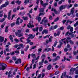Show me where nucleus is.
Returning <instances> with one entry per match:
<instances>
[{
  "mask_svg": "<svg viewBox=\"0 0 78 78\" xmlns=\"http://www.w3.org/2000/svg\"><path fill=\"white\" fill-rule=\"evenodd\" d=\"M72 39L70 37H67V39H66V41L68 44L69 42L71 45H73L74 42H73V41L71 40Z\"/></svg>",
  "mask_w": 78,
  "mask_h": 78,
  "instance_id": "obj_1",
  "label": "nucleus"
},
{
  "mask_svg": "<svg viewBox=\"0 0 78 78\" xmlns=\"http://www.w3.org/2000/svg\"><path fill=\"white\" fill-rule=\"evenodd\" d=\"M33 21H30L29 23L28 24V25H27V27H28V28H32L33 27H34V25L33 24Z\"/></svg>",
  "mask_w": 78,
  "mask_h": 78,
  "instance_id": "obj_2",
  "label": "nucleus"
},
{
  "mask_svg": "<svg viewBox=\"0 0 78 78\" xmlns=\"http://www.w3.org/2000/svg\"><path fill=\"white\" fill-rule=\"evenodd\" d=\"M7 5H9V2L8 1L6 2L5 4L1 5L0 9H2V8H4V7H6V6H7Z\"/></svg>",
  "mask_w": 78,
  "mask_h": 78,
  "instance_id": "obj_3",
  "label": "nucleus"
},
{
  "mask_svg": "<svg viewBox=\"0 0 78 78\" xmlns=\"http://www.w3.org/2000/svg\"><path fill=\"white\" fill-rule=\"evenodd\" d=\"M41 5H42L43 7L44 8H45L46 7V5H48V3L47 2H46L45 4L43 2V1L41 0L40 1Z\"/></svg>",
  "mask_w": 78,
  "mask_h": 78,
  "instance_id": "obj_4",
  "label": "nucleus"
},
{
  "mask_svg": "<svg viewBox=\"0 0 78 78\" xmlns=\"http://www.w3.org/2000/svg\"><path fill=\"white\" fill-rule=\"evenodd\" d=\"M67 5H61L59 7V9L60 11H62V9H66V8H67Z\"/></svg>",
  "mask_w": 78,
  "mask_h": 78,
  "instance_id": "obj_5",
  "label": "nucleus"
},
{
  "mask_svg": "<svg viewBox=\"0 0 78 78\" xmlns=\"http://www.w3.org/2000/svg\"><path fill=\"white\" fill-rule=\"evenodd\" d=\"M48 59H49L48 61L49 62H51V61H52V62H56V61H57V58L51 59H50V57H48Z\"/></svg>",
  "mask_w": 78,
  "mask_h": 78,
  "instance_id": "obj_6",
  "label": "nucleus"
},
{
  "mask_svg": "<svg viewBox=\"0 0 78 78\" xmlns=\"http://www.w3.org/2000/svg\"><path fill=\"white\" fill-rule=\"evenodd\" d=\"M59 44L57 46L58 48H61V47H62V45L63 44V43L61 40L59 41Z\"/></svg>",
  "mask_w": 78,
  "mask_h": 78,
  "instance_id": "obj_7",
  "label": "nucleus"
},
{
  "mask_svg": "<svg viewBox=\"0 0 78 78\" xmlns=\"http://www.w3.org/2000/svg\"><path fill=\"white\" fill-rule=\"evenodd\" d=\"M22 62V60L21 58H19L15 62V64H21Z\"/></svg>",
  "mask_w": 78,
  "mask_h": 78,
  "instance_id": "obj_8",
  "label": "nucleus"
},
{
  "mask_svg": "<svg viewBox=\"0 0 78 78\" xmlns=\"http://www.w3.org/2000/svg\"><path fill=\"white\" fill-rule=\"evenodd\" d=\"M11 10H10L8 13V15L7 17V19L8 20L11 19Z\"/></svg>",
  "mask_w": 78,
  "mask_h": 78,
  "instance_id": "obj_9",
  "label": "nucleus"
},
{
  "mask_svg": "<svg viewBox=\"0 0 78 78\" xmlns=\"http://www.w3.org/2000/svg\"><path fill=\"white\" fill-rule=\"evenodd\" d=\"M41 59H42V60H44H44H45V58H46V56H45V54H43L41 56Z\"/></svg>",
  "mask_w": 78,
  "mask_h": 78,
  "instance_id": "obj_10",
  "label": "nucleus"
},
{
  "mask_svg": "<svg viewBox=\"0 0 78 78\" xmlns=\"http://www.w3.org/2000/svg\"><path fill=\"white\" fill-rule=\"evenodd\" d=\"M31 37H28L26 39V41H27V44H29V43H30L31 42V40H30L31 39Z\"/></svg>",
  "mask_w": 78,
  "mask_h": 78,
  "instance_id": "obj_11",
  "label": "nucleus"
},
{
  "mask_svg": "<svg viewBox=\"0 0 78 78\" xmlns=\"http://www.w3.org/2000/svg\"><path fill=\"white\" fill-rule=\"evenodd\" d=\"M28 36L29 37L31 38V39H34V37H35V35H34L33 36V35L32 34H29L28 35Z\"/></svg>",
  "mask_w": 78,
  "mask_h": 78,
  "instance_id": "obj_12",
  "label": "nucleus"
},
{
  "mask_svg": "<svg viewBox=\"0 0 78 78\" xmlns=\"http://www.w3.org/2000/svg\"><path fill=\"white\" fill-rule=\"evenodd\" d=\"M69 35H70L71 38H73L74 37V36H75V35H74L73 34V32H70Z\"/></svg>",
  "mask_w": 78,
  "mask_h": 78,
  "instance_id": "obj_13",
  "label": "nucleus"
},
{
  "mask_svg": "<svg viewBox=\"0 0 78 78\" xmlns=\"http://www.w3.org/2000/svg\"><path fill=\"white\" fill-rule=\"evenodd\" d=\"M4 40H5L4 37L0 36V42H3L4 41Z\"/></svg>",
  "mask_w": 78,
  "mask_h": 78,
  "instance_id": "obj_14",
  "label": "nucleus"
},
{
  "mask_svg": "<svg viewBox=\"0 0 78 78\" xmlns=\"http://www.w3.org/2000/svg\"><path fill=\"white\" fill-rule=\"evenodd\" d=\"M52 67V66H51V65L49 64L47 66V69L48 70H50V69H51Z\"/></svg>",
  "mask_w": 78,
  "mask_h": 78,
  "instance_id": "obj_15",
  "label": "nucleus"
},
{
  "mask_svg": "<svg viewBox=\"0 0 78 78\" xmlns=\"http://www.w3.org/2000/svg\"><path fill=\"white\" fill-rule=\"evenodd\" d=\"M22 3V1H20L19 0H18L16 1V4H18L19 5H20V4H21V3Z\"/></svg>",
  "mask_w": 78,
  "mask_h": 78,
  "instance_id": "obj_16",
  "label": "nucleus"
},
{
  "mask_svg": "<svg viewBox=\"0 0 78 78\" xmlns=\"http://www.w3.org/2000/svg\"><path fill=\"white\" fill-rule=\"evenodd\" d=\"M11 73H12V72L11 71H9L8 73V78H10V77H11V75H10Z\"/></svg>",
  "mask_w": 78,
  "mask_h": 78,
  "instance_id": "obj_17",
  "label": "nucleus"
},
{
  "mask_svg": "<svg viewBox=\"0 0 78 78\" xmlns=\"http://www.w3.org/2000/svg\"><path fill=\"white\" fill-rule=\"evenodd\" d=\"M44 60H42L41 62H40L39 63V66H42L43 65V63H44Z\"/></svg>",
  "mask_w": 78,
  "mask_h": 78,
  "instance_id": "obj_18",
  "label": "nucleus"
},
{
  "mask_svg": "<svg viewBox=\"0 0 78 78\" xmlns=\"http://www.w3.org/2000/svg\"><path fill=\"white\" fill-rule=\"evenodd\" d=\"M26 13V12L25 11H24L22 12H20L19 13V15H21L22 16H23L25 15Z\"/></svg>",
  "mask_w": 78,
  "mask_h": 78,
  "instance_id": "obj_19",
  "label": "nucleus"
},
{
  "mask_svg": "<svg viewBox=\"0 0 78 78\" xmlns=\"http://www.w3.org/2000/svg\"><path fill=\"white\" fill-rule=\"evenodd\" d=\"M8 28H9V26H6L5 27V33H7V32H8Z\"/></svg>",
  "mask_w": 78,
  "mask_h": 78,
  "instance_id": "obj_20",
  "label": "nucleus"
},
{
  "mask_svg": "<svg viewBox=\"0 0 78 78\" xmlns=\"http://www.w3.org/2000/svg\"><path fill=\"white\" fill-rule=\"evenodd\" d=\"M44 9H45V8H42L41 9H40L39 12H43L44 11Z\"/></svg>",
  "mask_w": 78,
  "mask_h": 78,
  "instance_id": "obj_21",
  "label": "nucleus"
},
{
  "mask_svg": "<svg viewBox=\"0 0 78 78\" xmlns=\"http://www.w3.org/2000/svg\"><path fill=\"white\" fill-rule=\"evenodd\" d=\"M64 75L63 73H62V76H61V78H64V76H65L66 75V72H64Z\"/></svg>",
  "mask_w": 78,
  "mask_h": 78,
  "instance_id": "obj_22",
  "label": "nucleus"
},
{
  "mask_svg": "<svg viewBox=\"0 0 78 78\" xmlns=\"http://www.w3.org/2000/svg\"><path fill=\"white\" fill-rule=\"evenodd\" d=\"M58 42L57 41H55L54 42V44L53 47H56V45H57V44H58Z\"/></svg>",
  "mask_w": 78,
  "mask_h": 78,
  "instance_id": "obj_23",
  "label": "nucleus"
},
{
  "mask_svg": "<svg viewBox=\"0 0 78 78\" xmlns=\"http://www.w3.org/2000/svg\"><path fill=\"white\" fill-rule=\"evenodd\" d=\"M22 18L24 20H28V17L27 16H23Z\"/></svg>",
  "mask_w": 78,
  "mask_h": 78,
  "instance_id": "obj_24",
  "label": "nucleus"
},
{
  "mask_svg": "<svg viewBox=\"0 0 78 78\" xmlns=\"http://www.w3.org/2000/svg\"><path fill=\"white\" fill-rule=\"evenodd\" d=\"M43 30L44 32V33L45 34H47V33H48V30L45 29L44 30Z\"/></svg>",
  "mask_w": 78,
  "mask_h": 78,
  "instance_id": "obj_25",
  "label": "nucleus"
},
{
  "mask_svg": "<svg viewBox=\"0 0 78 78\" xmlns=\"http://www.w3.org/2000/svg\"><path fill=\"white\" fill-rule=\"evenodd\" d=\"M1 69L2 70H4L6 69V67L4 65H2Z\"/></svg>",
  "mask_w": 78,
  "mask_h": 78,
  "instance_id": "obj_26",
  "label": "nucleus"
},
{
  "mask_svg": "<svg viewBox=\"0 0 78 78\" xmlns=\"http://www.w3.org/2000/svg\"><path fill=\"white\" fill-rule=\"evenodd\" d=\"M30 2V0H25L24 2V3H25V5H26L27 4V3H29Z\"/></svg>",
  "mask_w": 78,
  "mask_h": 78,
  "instance_id": "obj_27",
  "label": "nucleus"
},
{
  "mask_svg": "<svg viewBox=\"0 0 78 78\" xmlns=\"http://www.w3.org/2000/svg\"><path fill=\"white\" fill-rule=\"evenodd\" d=\"M41 19H41V17H38L37 18V20L39 23V22H41Z\"/></svg>",
  "mask_w": 78,
  "mask_h": 78,
  "instance_id": "obj_28",
  "label": "nucleus"
},
{
  "mask_svg": "<svg viewBox=\"0 0 78 78\" xmlns=\"http://www.w3.org/2000/svg\"><path fill=\"white\" fill-rule=\"evenodd\" d=\"M45 14V13L43 12V13H40L39 15V17H40L41 16H44Z\"/></svg>",
  "mask_w": 78,
  "mask_h": 78,
  "instance_id": "obj_29",
  "label": "nucleus"
},
{
  "mask_svg": "<svg viewBox=\"0 0 78 78\" xmlns=\"http://www.w3.org/2000/svg\"><path fill=\"white\" fill-rule=\"evenodd\" d=\"M11 27H12V28L13 27L14 25H15V23L13 22L11 23Z\"/></svg>",
  "mask_w": 78,
  "mask_h": 78,
  "instance_id": "obj_30",
  "label": "nucleus"
},
{
  "mask_svg": "<svg viewBox=\"0 0 78 78\" xmlns=\"http://www.w3.org/2000/svg\"><path fill=\"white\" fill-rule=\"evenodd\" d=\"M4 24H2L1 25V27L2 29H3V28H4V27H5V22L4 23Z\"/></svg>",
  "mask_w": 78,
  "mask_h": 78,
  "instance_id": "obj_31",
  "label": "nucleus"
},
{
  "mask_svg": "<svg viewBox=\"0 0 78 78\" xmlns=\"http://www.w3.org/2000/svg\"><path fill=\"white\" fill-rule=\"evenodd\" d=\"M9 47L6 48H5V51H6L7 52H9Z\"/></svg>",
  "mask_w": 78,
  "mask_h": 78,
  "instance_id": "obj_32",
  "label": "nucleus"
},
{
  "mask_svg": "<svg viewBox=\"0 0 78 78\" xmlns=\"http://www.w3.org/2000/svg\"><path fill=\"white\" fill-rule=\"evenodd\" d=\"M59 17H58L57 18H56L54 20V22H57V21H58V20H59Z\"/></svg>",
  "mask_w": 78,
  "mask_h": 78,
  "instance_id": "obj_33",
  "label": "nucleus"
},
{
  "mask_svg": "<svg viewBox=\"0 0 78 78\" xmlns=\"http://www.w3.org/2000/svg\"><path fill=\"white\" fill-rule=\"evenodd\" d=\"M5 20V18H3L2 19H1L0 20V22L1 23H2V22H4Z\"/></svg>",
  "mask_w": 78,
  "mask_h": 78,
  "instance_id": "obj_34",
  "label": "nucleus"
},
{
  "mask_svg": "<svg viewBox=\"0 0 78 78\" xmlns=\"http://www.w3.org/2000/svg\"><path fill=\"white\" fill-rule=\"evenodd\" d=\"M10 54L11 56H12L13 55H15V52L12 51V53L10 52Z\"/></svg>",
  "mask_w": 78,
  "mask_h": 78,
  "instance_id": "obj_35",
  "label": "nucleus"
},
{
  "mask_svg": "<svg viewBox=\"0 0 78 78\" xmlns=\"http://www.w3.org/2000/svg\"><path fill=\"white\" fill-rule=\"evenodd\" d=\"M19 45L20 47H21L22 48H23L24 47L23 46V44H19Z\"/></svg>",
  "mask_w": 78,
  "mask_h": 78,
  "instance_id": "obj_36",
  "label": "nucleus"
},
{
  "mask_svg": "<svg viewBox=\"0 0 78 78\" xmlns=\"http://www.w3.org/2000/svg\"><path fill=\"white\" fill-rule=\"evenodd\" d=\"M16 25H20V23H19V21H16L15 23Z\"/></svg>",
  "mask_w": 78,
  "mask_h": 78,
  "instance_id": "obj_37",
  "label": "nucleus"
},
{
  "mask_svg": "<svg viewBox=\"0 0 78 78\" xmlns=\"http://www.w3.org/2000/svg\"><path fill=\"white\" fill-rule=\"evenodd\" d=\"M58 27V25H56L54 26L53 28L54 29H56Z\"/></svg>",
  "mask_w": 78,
  "mask_h": 78,
  "instance_id": "obj_38",
  "label": "nucleus"
},
{
  "mask_svg": "<svg viewBox=\"0 0 78 78\" xmlns=\"http://www.w3.org/2000/svg\"><path fill=\"white\" fill-rule=\"evenodd\" d=\"M45 76V73H43L42 74V77L41 78H44V77Z\"/></svg>",
  "mask_w": 78,
  "mask_h": 78,
  "instance_id": "obj_39",
  "label": "nucleus"
},
{
  "mask_svg": "<svg viewBox=\"0 0 78 78\" xmlns=\"http://www.w3.org/2000/svg\"><path fill=\"white\" fill-rule=\"evenodd\" d=\"M73 55L75 56H76V54H77V52H76V51H73Z\"/></svg>",
  "mask_w": 78,
  "mask_h": 78,
  "instance_id": "obj_40",
  "label": "nucleus"
},
{
  "mask_svg": "<svg viewBox=\"0 0 78 78\" xmlns=\"http://www.w3.org/2000/svg\"><path fill=\"white\" fill-rule=\"evenodd\" d=\"M9 38L10 40H12V39H13L12 35H10L9 36Z\"/></svg>",
  "mask_w": 78,
  "mask_h": 78,
  "instance_id": "obj_41",
  "label": "nucleus"
},
{
  "mask_svg": "<svg viewBox=\"0 0 78 78\" xmlns=\"http://www.w3.org/2000/svg\"><path fill=\"white\" fill-rule=\"evenodd\" d=\"M59 71H56L55 73V75H58L59 74Z\"/></svg>",
  "mask_w": 78,
  "mask_h": 78,
  "instance_id": "obj_42",
  "label": "nucleus"
},
{
  "mask_svg": "<svg viewBox=\"0 0 78 78\" xmlns=\"http://www.w3.org/2000/svg\"><path fill=\"white\" fill-rule=\"evenodd\" d=\"M71 14H72V15H73V13H74V10H71V11L70 12V13Z\"/></svg>",
  "mask_w": 78,
  "mask_h": 78,
  "instance_id": "obj_43",
  "label": "nucleus"
},
{
  "mask_svg": "<svg viewBox=\"0 0 78 78\" xmlns=\"http://www.w3.org/2000/svg\"><path fill=\"white\" fill-rule=\"evenodd\" d=\"M42 30H43V28L42 27H40L39 28V31L40 32V31H42Z\"/></svg>",
  "mask_w": 78,
  "mask_h": 78,
  "instance_id": "obj_44",
  "label": "nucleus"
},
{
  "mask_svg": "<svg viewBox=\"0 0 78 78\" xmlns=\"http://www.w3.org/2000/svg\"><path fill=\"white\" fill-rule=\"evenodd\" d=\"M73 27H72L70 30V32H73Z\"/></svg>",
  "mask_w": 78,
  "mask_h": 78,
  "instance_id": "obj_45",
  "label": "nucleus"
},
{
  "mask_svg": "<svg viewBox=\"0 0 78 78\" xmlns=\"http://www.w3.org/2000/svg\"><path fill=\"white\" fill-rule=\"evenodd\" d=\"M32 57H33V58H36V54H33L32 55H31Z\"/></svg>",
  "mask_w": 78,
  "mask_h": 78,
  "instance_id": "obj_46",
  "label": "nucleus"
},
{
  "mask_svg": "<svg viewBox=\"0 0 78 78\" xmlns=\"http://www.w3.org/2000/svg\"><path fill=\"white\" fill-rule=\"evenodd\" d=\"M72 6V4H70L69 5H68L67 7L68 9H69L70 8H71Z\"/></svg>",
  "mask_w": 78,
  "mask_h": 78,
  "instance_id": "obj_47",
  "label": "nucleus"
},
{
  "mask_svg": "<svg viewBox=\"0 0 78 78\" xmlns=\"http://www.w3.org/2000/svg\"><path fill=\"white\" fill-rule=\"evenodd\" d=\"M29 13L30 14L33 13V8L31 9L29 11Z\"/></svg>",
  "mask_w": 78,
  "mask_h": 78,
  "instance_id": "obj_48",
  "label": "nucleus"
},
{
  "mask_svg": "<svg viewBox=\"0 0 78 78\" xmlns=\"http://www.w3.org/2000/svg\"><path fill=\"white\" fill-rule=\"evenodd\" d=\"M51 49L50 48H48V50H47V52H48V51H51Z\"/></svg>",
  "mask_w": 78,
  "mask_h": 78,
  "instance_id": "obj_49",
  "label": "nucleus"
},
{
  "mask_svg": "<svg viewBox=\"0 0 78 78\" xmlns=\"http://www.w3.org/2000/svg\"><path fill=\"white\" fill-rule=\"evenodd\" d=\"M50 35H47L46 36H45L44 37V39H45L46 38H47V37H48H48H50Z\"/></svg>",
  "mask_w": 78,
  "mask_h": 78,
  "instance_id": "obj_50",
  "label": "nucleus"
},
{
  "mask_svg": "<svg viewBox=\"0 0 78 78\" xmlns=\"http://www.w3.org/2000/svg\"><path fill=\"white\" fill-rule=\"evenodd\" d=\"M66 60V57L65 56L64 57V59H62V62H64V61H65Z\"/></svg>",
  "mask_w": 78,
  "mask_h": 78,
  "instance_id": "obj_51",
  "label": "nucleus"
},
{
  "mask_svg": "<svg viewBox=\"0 0 78 78\" xmlns=\"http://www.w3.org/2000/svg\"><path fill=\"white\" fill-rule=\"evenodd\" d=\"M57 55V54L55 53H54L52 54V56L53 57H55Z\"/></svg>",
  "mask_w": 78,
  "mask_h": 78,
  "instance_id": "obj_52",
  "label": "nucleus"
},
{
  "mask_svg": "<svg viewBox=\"0 0 78 78\" xmlns=\"http://www.w3.org/2000/svg\"><path fill=\"white\" fill-rule=\"evenodd\" d=\"M17 11V8H14L13 9V12H16Z\"/></svg>",
  "mask_w": 78,
  "mask_h": 78,
  "instance_id": "obj_53",
  "label": "nucleus"
},
{
  "mask_svg": "<svg viewBox=\"0 0 78 78\" xmlns=\"http://www.w3.org/2000/svg\"><path fill=\"white\" fill-rule=\"evenodd\" d=\"M17 59V58H16V57H12V60L14 61H16Z\"/></svg>",
  "mask_w": 78,
  "mask_h": 78,
  "instance_id": "obj_54",
  "label": "nucleus"
},
{
  "mask_svg": "<svg viewBox=\"0 0 78 78\" xmlns=\"http://www.w3.org/2000/svg\"><path fill=\"white\" fill-rule=\"evenodd\" d=\"M60 33H61V31H58L57 32V35L58 36L60 35Z\"/></svg>",
  "mask_w": 78,
  "mask_h": 78,
  "instance_id": "obj_55",
  "label": "nucleus"
},
{
  "mask_svg": "<svg viewBox=\"0 0 78 78\" xmlns=\"http://www.w3.org/2000/svg\"><path fill=\"white\" fill-rule=\"evenodd\" d=\"M14 52H15V53H17V54H18L19 53V51H18V50L15 51Z\"/></svg>",
  "mask_w": 78,
  "mask_h": 78,
  "instance_id": "obj_56",
  "label": "nucleus"
},
{
  "mask_svg": "<svg viewBox=\"0 0 78 78\" xmlns=\"http://www.w3.org/2000/svg\"><path fill=\"white\" fill-rule=\"evenodd\" d=\"M64 27L62 26L61 27H60V30H64Z\"/></svg>",
  "mask_w": 78,
  "mask_h": 78,
  "instance_id": "obj_57",
  "label": "nucleus"
},
{
  "mask_svg": "<svg viewBox=\"0 0 78 78\" xmlns=\"http://www.w3.org/2000/svg\"><path fill=\"white\" fill-rule=\"evenodd\" d=\"M36 48V46H32V48H31V49H32V50H34L35 48Z\"/></svg>",
  "mask_w": 78,
  "mask_h": 78,
  "instance_id": "obj_58",
  "label": "nucleus"
},
{
  "mask_svg": "<svg viewBox=\"0 0 78 78\" xmlns=\"http://www.w3.org/2000/svg\"><path fill=\"white\" fill-rule=\"evenodd\" d=\"M49 19L50 20H52L53 19V17L51 15H50L49 17Z\"/></svg>",
  "mask_w": 78,
  "mask_h": 78,
  "instance_id": "obj_59",
  "label": "nucleus"
},
{
  "mask_svg": "<svg viewBox=\"0 0 78 78\" xmlns=\"http://www.w3.org/2000/svg\"><path fill=\"white\" fill-rule=\"evenodd\" d=\"M44 64H47L48 63V61L47 60H46L44 62Z\"/></svg>",
  "mask_w": 78,
  "mask_h": 78,
  "instance_id": "obj_60",
  "label": "nucleus"
},
{
  "mask_svg": "<svg viewBox=\"0 0 78 78\" xmlns=\"http://www.w3.org/2000/svg\"><path fill=\"white\" fill-rule=\"evenodd\" d=\"M67 48H70V45L69 44H68L67 45Z\"/></svg>",
  "mask_w": 78,
  "mask_h": 78,
  "instance_id": "obj_61",
  "label": "nucleus"
},
{
  "mask_svg": "<svg viewBox=\"0 0 78 78\" xmlns=\"http://www.w3.org/2000/svg\"><path fill=\"white\" fill-rule=\"evenodd\" d=\"M18 47H19V45L16 44L14 46V47L15 48H17Z\"/></svg>",
  "mask_w": 78,
  "mask_h": 78,
  "instance_id": "obj_62",
  "label": "nucleus"
},
{
  "mask_svg": "<svg viewBox=\"0 0 78 78\" xmlns=\"http://www.w3.org/2000/svg\"><path fill=\"white\" fill-rule=\"evenodd\" d=\"M75 73L76 74V75H78V69H77Z\"/></svg>",
  "mask_w": 78,
  "mask_h": 78,
  "instance_id": "obj_63",
  "label": "nucleus"
},
{
  "mask_svg": "<svg viewBox=\"0 0 78 78\" xmlns=\"http://www.w3.org/2000/svg\"><path fill=\"white\" fill-rule=\"evenodd\" d=\"M23 23V20L22 19L20 20V23Z\"/></svg>",
  "mask_w": 78,
  "mask_h": 78,
  "instance_id": "obj_64",
  "label": "nucleus"
}]
</instances>
